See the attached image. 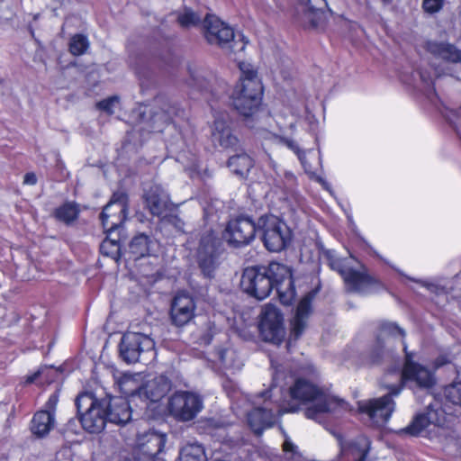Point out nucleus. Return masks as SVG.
I'll return each instance as SVG.
<instances>
[{"mask_svg":"<svg viewBox=\"0 0 461 461\" xmlns=\"http://www.w3.org/2000/svg\"><path fill=\"white\" fill-rule=\"evenodd\" d=\"M403 349L405 362L402 370L388 371L382 379V385L389 390L388 393L358 403L359 411L366 413L375 424L380 425L389 420L395 409L393 397L400 394L405 382H413L417 386L424 389L431 388L436 383L434 373L427 366L415 362L413 354L407 351V346L404 343Z\"/></svg>","mask_w":461,"mask_h":461,"instance_id":"nucleus-1","label":"nucleus"},{"mask_svg":"<svg viewBox=\"0 0 461 461\" xmlns=\"http://www.w3.org/2000/svg\"><path fill=\"white\" fill-rule=\"evenodd\" d=\"M292 401L305 405L307 419L321 421L326 413L340 414L348 411V404L305 379H297L289 390Z\"/></svg>","mask_w":461,"mask_h":461,"instance_id":"nucleus-2","label":"nucleus"},{"mask_svg":"<svg viewBox=\"0 0 461 461\" xmlns=\"http://www.w3.org/2000/svg\"><path fill=\"white\" fill-rule=\"evenodd\" d=\"M241 75L231 100L234 108L245 118L253 117L262 102L263 86L254 67L248 62H239Z\"/></svg>","mask_w":461,"mask_h":461,"instance_id":"nucleus-3","label":"nucleus"},{"mask_svg":"<svg viewBox=\"0 0 461 461\" xmlns=\"http://www.w3.org/2000/svg\"><path fill=\"white\" fill-rule=\"evenodd\" d=\"M80 422L90 433L101 432L107 420L105 400L99 401L91 393H82L76 399Z\"/></svg>","mask_w":461,"mask_h":461,"instance_id":"nucleus-4","label":"nucleus"},{"mask_svg":"<svg viewBox=\"0 0 461 461\" xmlns=\"http://www.w3.org/2000/svg\"><path fill=\"white\" fill-rule=\"evenodd\" d=\"M261 397L264 398V405L254 408L248 413V424L258 435H260L264 429L272 427L276 423L277 416L285 412H294L298 410L295 405L285 408L279 404H273L272 402L267 400L269 392L263 393Z\"/></svg>","mask_w":461,"mask_h":461,"instance_id":"nucleus-5","label":"nucleus"},{"mask_svg":"<svg viewBox=\"0 0 461 461\" xmlns=\"http://www.w3.org/2000/svg\"><path fill=\"white\" fill-rule=\"evenodd\" d=\"M154 347L155 343L149 336L128 332L122 339L120 353L122 359L129 364L144 362L154 357Z\"/></svg>","mask_w":461,"mask_h":461,"instance_id":"nucleus-6","label":"nucleus"},{"mask_svg":"<svg viewBox=\"0 0 461 461\" xmlns=\"http://www.w3.org/2000/svg\"><path fill=\"white\" fill-rule=\"evenodd\" d=\"M167 409L176 420L190 421L203 409V399L194 392L177 391L169 397Z\"/></svg>","mask_w":461,"mask_h":461,"instance_id":"nucleus-7","label":"nucleus"},{"mask_svg":"<svg viewBox=\"0 0 461 461\" xmlns=\"http://www.w3.org/2000/svg\"><path fill=\"white\" fill-rule=\"evenodd\" d=\"M258 229L262 231L265 247L269 251H281L291 239V231L287 225L275 215L260 217Z\"/></svg>","mask_w":461,"mask_h":461,"instance_id":"nucleus-8","label":"nucleus"},{"mask_svg":"<svg viewBox=\"0 0 461 461\" xmlns=\"http://www.w3.org/2000/svg\"><path fill=\"white\" fill-rule=\"evenodd\" d=\"M222 250L221 240L214 230L207 229L200 236L197 259L204 276L210 277L217 267L218 257Z\"/></svg>","mask_w":461,"mask_h":461,"instance_id":"nucleus-9","label":"nucleus"},{"mask_svg":"<svg viewBox=\"0 0 461 461\" xmlns=\"http://www.w3.org/2000/svg\"><path fill=\"white\" fill-rule=\"evenodd\" d=\"M432 402L429 403L425 413L417 414L411 423L407 426L404 430L413 436L419 435L429 424L442 427L449 421L452 417L450 408L442 409V402L439 399L430 395Z\"/></svg>","mask_w":461,"mask_h":461,"instance_id":"nucleus-10","label":"nucleus"},{"mask_svg":"<svg viewBox=\"0 0 461 461\" xmlns=\"http://www.w3.org/2000/svg\"><path fill=\"white\" fill-rule=\"evenodd\" d=\"M240 286L249 295L262 301L273 290V284L265 267H248L243 271Z\"/></svg>","mask_w":461,"mask_h":461,"instance_id":"nucleus-11","label":"nucleus"},{"mask_svg":"<svg viewBox=\"0 0 461 461\" xmlns=\"http://www.w3.org/2000/svg\"><path fill=\"white\" fill-rule=\"evenodd\" d=\"M327 255L330 267L341 275L348 291L359 294H366L367 292L374 283L371 276L366 272L345 267L344 260L338 258L333 251H329Z\"/></svg>","mask_w":461,"mask_h":461,"instance_id":"nucleus-12","label":"nucleus"},{"mask_svg":"<svg viewBox=\"0 0 461 461\" xmlns=\"http://www.w3.org/2000/svg\"><path fill=\"white\" fill-rule=\"evenodd\" d=\"M266 271L273 284V288L276 289L280 302L285 305L291 304L294 300L295 291L290 268L283 264L272 262Z\"/></svg>","mask_w":461,"mask_h":461,"instance_id":"nucleus-13","label":"nucleus"},{"mask_svg":"<svg viewBox=\"0 0 461 461\" xmlns=\"http://www.w3.org/2000/svg\"><path fill=\"white\" fill-rule=\"evenodd\" d=\"M128 198L123 192H115L101 213L103 227L112 233L126 220L128 213Z\"/></svg>","mask_w":461,"mask_h":461,"instance_id":"nucleus-14","label":"nucleus"},{"mask_svg":"<svg viewBox=\"0 0 461 461\" xmlns=\"http://www.w3.org/2000/svg\"><path fill=\"white\" fill-rule=\"evenodd\" d=\"M330 12L326 0H299L297 6L298 20L307 28L322 26Z\"/></svg>","mask_w":461,"mask_h":461,"instance_id":"nucleus-15","label":"nucleus"},{"mask_svg":"<svg viewBox=\"0 0 461 461\" xmlns=\"http://www.w3.org/2000/svg\"><path fill=\"white\" fill-rule=\"evenodd\" d=\"M283 322L281 312L273 305H266L259 326L263 339L273 344H280L285 335Z\"/></svg>","mask_w":461,"mask_h":461,"instance_id":"nucleus-16","label":"nucleus"},{"mask_svg":"<svg viewBox=\"0 0 461 461\" xmlns=\"http://www.w3.org/2000/svg\"><path fill=\"white\" fill-rule=\"evenodd\" d=\"M257 228L249 218L239 217L228 222L223 238L231 246H244L254 240Z\"/></svg>","mask_w":461,"mask_h":461,"instance_id":"nucleus-17","label":"nucleus"},{"mask_svg":"<svg viewBox=\"0 0 461 461\" xmlns=\"http://www.w3.org/2000/svg\"><path fill=\"white\" fill-rule=\"evenodd\" d=\"M203 33L208 43L221 49L234 39V31L215 15L206 14L203 20Z\"/></svg>","mask_w":461,"mask_h":461,"instance_id":"nucleus-18","label":"nucleus"},{"mask_svg":"<svg viewBox=\"0 0 461 461\" xmlns=\"http://www.w3.org/2000/svg\"><path fill=\"white\" fill-rule=\"evenodd\" d=\"M166 434L150 430L138 435L135 447V457L138 461H155V457L163 450Z\"/></svg>","mask_w":461,"mask_h":461,"instance_id":"nucleus-19","label":"nucleus"},{"mask_svg":"<svg viewBox=\"0 0 461 461\" xmlns=\"http://www.w3.org/2000/svg\"><path fill=\"white\" fill-rule=\"evenodd\" d=\"M171 381L165 375L143 381L140 409H148L150 404L158 402L171 390Z\"/></svg>","mask_w":461,"mask_h":461,"instance_id":"nucleus-20","label":"nucleus"},{"mask_svg":"<svg viewBox=\"0 0 461 461\" xmlns=\"http://www.w3.org/2000/svg\"><path fill=\"white\" fill-rule=\"evenodd\" d=\"M195 303L192 296L185 293L177 294L171 305V319L175 325L184 326L194 316Z\"/></svg>","mask_w":461,"mask_h":461,"instance_id":"nucleus-21","label":"nucleus"},{"mask_svg":"<svg viewBox=\"0 0 461 461\" xmlns=\"http://www.w3.org/2000/svg\"><path fill=\"white\" fill-rule=\"evenodd\" d=\"M145 204L154 216H163L171 208L169 195L160 185H154L144 194Z\"/></svg>","mask_w":461,"mask_h":461,"instance_id":"nucleus-22","label":"nucleus"},{"mask_svg":"<svg viewBox=\"0 0 461 461\" xmlns=\"http://www.w3.org/2000/svg\"><path fill=\"white\" fill-rule=\"evenodd\" d=\"M212 137V141L223 149L242 150L239 139L231 133L229 122L225 117L215 119Z\"/></svg>","mask_w":461,"mask_h":461,"instance_id":"nucleus-23","label":"nucleus"},{"mask_svg":"<svg viewBox=\"0 0 461 461\" xmlns=\"http://www.w3.org/2000/svg\"><path fill=\"white\" fill-rule=\"evenodd\" d=\"M338 442L341 453L352 458L354 461H365L370 449V440L365 436H358L355 439L346 441L341 436H338Z\"/></svg>","mask_w":461,"mask_h":461,"instance_id":"nucleus-24","label":"nucleus"},{"mask_svg":"<svg viewBox=\"0 0 461 461\" xmlns=\"http://www.w3.org/2000/svg\"><path fill=\"white\" fill-rule=\"evenodd\" d=\"M131 402L125 398L114 397L105 400L107 420L114 424H125L131 418Z\"/></svg>","mask_w":461,"mask_h":461,"instance_id":"nucleus-25","label":"nucleus"},{"mask_svg":"<svg viewBox=\"0 0 461 461\" xmlns=\"http://www.w3.org/2000/svg\"><path fill=\"white\" fill-rule=\"evenodd\" d=\"M143 376L140 374H123L117 381L121 392L127 397L130 402L137 403L140 401Z\"/></svg>","mask_w":461,"mask_h":461,"instance_id":"nucleus-26","label":"nucleus"},{"mask_svg":"<svg viewBox=\"0 0 461 461\" xmlns=\"http://www.w3.org/2000/svg\"><path fill=\"white\" fill-rule=\"evenodd\" d=\"M315 294L308 293L299 303L295 315L292 321V334L294 339H298L303 332L307 319L311 313V304Z\"/></svg>","mask_w":461,"mask_h":461,"instance_id":"nucleus-27","label":"nucleus"},{"mask_svg":"<svg viewBox=\"0 0 461 461\" xmlns=\"http://www.w3.org/2000/svg\"><path fill=\"white\" fill-rule=\"evenodd\" d=\"M426 50L436 58L457 63L461 61V50L447 42L428 41Z\"/></svg>","mask_w":461,"mask_h":461,"instance_id":"nucleus-28","label":"nucleus"},{"mask_svg":"<svg viewBox=\"0 0 461 461\" xmlns=\"http://www.w3.org/2000/svg\"><path fill=\"white\" fill-rule=\"evenodd\" d=\"M399 335L401 337H404L405 332L403 330H402L400 327L396 326L393 323H385L382 326L381 329V334L375 342V345L371 349L369 356H368V363L375 364L377 363L383 355V345L381 341L382 337L386 336H395Z\"/></svg>","mask_w":461,"mask_h":461,"instance_id":"nucleus-29","label":"nucleus"},{"mask_svg":"<svg viewBox=\"0 0 461 461\" xmlns=\"http://www.w3.org/2000/svg\"><path fill=\"white\" fill-rule=\"evenodd\" d=\"M258 134L259 138H261L264 140H269L275 144L286 146L289 149L294 151L298 156V158H299L301 163L303 164V167L305 168V170L310 171V168L308 167V165L306 163L303 153L301 152L296 142H294L292 140L281 137V136L275 134V133H273L269 131H267L265 129H258Z\"/></svg>","mask_w":461,"mask_h":461,"instance_id":"nucleus-30","label":"nucleus"},{"mask_svg":"<svg viewBox=\"0 0 461 461\" xmlns=\"http://www.w3.org/2000/svg\"><path fill=\"white\" fill-rule=\"evenodd\" d=\"M55 425V416L50 411H38L32 420V431L38 437L47 435Z\"/></svg>","mask_w":461,"mask_h":461,"instance_id":"nucleus-31","label":"nucleus"},{"mask_svg":"<svg viewBox=\"0 0 461 461\" xmlns=\"http://www.w3.org/2000/svg\"><path fill=\"white\" fill-rule=\"evenodd\" d=\"M252 167V158L244 152L234 155L228 160V167L241 177L247 176Z\"/></svg>","mask_w":461,"mask_h":461,"instance_id":"nucleus-32","label":"nucleus"},{"mask_svg":"<svg viewBox=\"0 0 461 461\" xmlns=\"http://www.w3.org/2000/svg\"><path fill=\"white\" fill-rule=\"evenodd\" d=\"M130 253L135 260L149 255V238L144 234L134 237L130 243Z\"/></svg>","mask_w":461,"mask_h":461,"instance_id":"nucleus-33","label":"nucleus"},{"mask_svg":"<svg viewBox=\"0 0 461 461\" xmlns=\"http://www.w3.org/2000/svg\"><path fill=\"white\" fill-rule=\"evenodd\" d=\"M444 396L447 402L443 409L449 407L453 416L454 411L452 410V406L461 407V382L452 383L446 386L444 388Z\"/></svg>","mask_w":461,"mask_h":461,"instance_id":"nucleus-34","label":"nucleus"},{"mask_svg":"<svg viewBox=\"0 0 461 461\" xmlns=\"http://www.w3.org/2000/svg\"><path fill=\"white\" fill-rule=\"evenodd\" d=\"M180 461H206L203 447L196 443L187 444L179 454Z\"/></svg>","mask_w":461,"mask_h":461,"instance_id":"nucleus-35","label":"nucleus"},{"mask_svg":"<svg viewBox=\"0 0 461 461\" xmlns=\"http://www.w3.org/2000/svg\"><path fill=\"white\" fill-rule=\"evenodd\" d=\"M176 20L182 28H190L200 24L202 16L193 9L185 7L176 15Z\"/></svg>","mask_w":461,"mask_h":461,"instance_id":"nucleus-36","label":"nucleus"},{"mask_svg":"<svg viewBox=\"0 0 461 461\" xmlns=\"http://www.w3.org/2000/svg\"><path fill=\"white\" fill-rule=\"evenodd\" d=\"M79 210L73 203H66L59 207L55 212V216L58 220L69 223L77 218Z\"/></svg>","mask_w":461,"mask_h":461,"instance_id":"nucleus-37","label":"nucleus"},{"mask_svg":"<svg viewBox=\"0 0 461 461\" xmlns=\"http://www.w3.org/2000/svg\"><path fill=\"white\" fill-rule=\"evenodd\" d=\"M218 357L222 365L227 368H240L241 362L232 348H221L218 351Z\"/></svg>","mask_w":461,"mask_h":461,"instance_id":"nucleus-38","label":"nucleus"},{"mask_svg":"<svg viewBox=\"0 0 461 461\" xmlns=\"http://www.w3.org/2000/svg\"><path fill=\"white\" fill-rule=\"evenodd\" d=\"M89 46L87 38L81 34H77L72 37L69 43V50L73 55L78 56L86 52Z\"/></svg>","mask_w":461,"mask_h":461,"instance_id":"nucleus-39","label":"nucleus"},{"mask_svg":"<svg viewBox=\"0 0 461 461\" xmlns=\"http://www.w3.org/2000/svg\"><path fill=\"white\" fill-rule=\"evenodd\" d=\"M247 41L244 35L234 32V39L230 40V43L225 47V50L233 53H239L245 50Z\"/></svg>","mask_w":461,"mask_h":461,"instance_id":"nucleus-40","label":"nucleus"},{"mask_svg":"<svg viewBox=\"0 0 461 461\" xmlns=\"http://www.w3.org/2000/svg\"><path fill=\"white\" fill-rule=\"evenodd\" d=\"M119 244L116 240L106 239L104 240L100 247L103 254L107 256H115L119 251Z\"/></svg>","mask_w":461,"mask_h":461,"instance_id":"nucleus-41","label":"nucleus"},{"mask_svg":"<svg viewBox=\"0 0 461 461\" xmlns=\"http://www.w3.org/2000/svg\"><path fill=\"white\" fill-rule=\"evenodd\" d=\"M444 5V0H423L422 9L425 13L433 14L438 13Z\"/></svg>","mask_w":461,"mask_h":461,"instance_id":"nucleus-42","label":"nucleus"},{"mask_svg":"<svg viewBox=\"0 0 461 461\" xmlns=\"http://www.w3.org/2000/svg\"><path fill=\"white\" fill-rule=\"evenodd\" d=\"M152 121L154 122V130L156 131H163L164 128L162 127V124H169L171 122V117L168 114H166V113H156L153 117Z\"/></svg>","mask_w":461,"mask_h":461,"instance_id":"nucleus-43","label":"nucleus"},{"mask_svg":"<svg viewBox=\"0 0 461 461\" xmlns=\"http://www.w3.org/2000/svg\"><path fill=\"white\" fill-rule=\"evenodd\" d=\"M118 104V98L116 96L110 97L97 103L96 106L99 110L104 111L108 114L114 113V106Z\"/></svg>","mask_w":461,"mask_h":461,"instance_id":"nucleus-44","label":"nucleus"},{"mask_svg":"<svg viewBox=\"0 0 461 461\" xmlns=\"http://www.w3.org/2000/svg\"><path fill=\"white\" fill-rule=\"evenodd\" d=\"M231 422L230 420H227L224 418H210L206 420V428L208 429H221L225 428L226 426L230 425Z\"/></svg>","mask_w":461,"mask_h":461,"instance_id":"nucleus-45","label":"nucleus"},{"mask_svg":"<svg viewBox=\"0 0 461 461\" xmlns=\"http://www.w3.org/2000/svg\"><path fill=\"white\" fill-rule=\"evenodd\" d=\"M296 447L289 440H285L283 444L284 451L290 453L294 461H303V457L295 451Z\"/></svg>","mask_w":461,"mask_h":461,"instance_id":"nucleus-46","label":"nucleus"},{"mask_svg":"<svg viewBox=\"0 0 461 461\" xmlns=\"http://www.w3.org/2000/svg\"><path fill=\"white\" fill-rule=\"evenodd\" d=\"M49 371L47 367H41L38 371L34 372L31 375H27L25 378V384H32L34 383L41 375H42L45 372Z\"/></svg>","mask_w":461,"mask_h":461,"instance_id":"nucleus-47","label":"nucleus"},{"mask_svg":"<svg viewBox=\"0 0 461 461\" xmlns=\"http://www.w3.org/2000/svg\"><path fill=\"white\" fill-rule=\"evenodd\" d=\"M58 402H59L58 396L56 394H51L50 396L48 402H46L47 410H44L43 411H50L51 413L54 414Z\"/></svg>","mask_w":461,"mask_h":461,"instance_id":"nucleus-48","label":"nucleus"},{"mask_svg":"<svg viewBox=\"0 0 461 461\" xmlns=\"http://www.w3.org/2000/svg\"><path fill=\"white\" fill-rule=\"evenodd\" d=\"M23 183L25 185H33L37 183V177H36V175L34 173H27L25 176H24V178H23Z\"/></svg>","mask_w":461,"mask_h":461,"instance_id":"nucleus-49","label":"nucleus"},{"mask_svg":"<svg viewBox=\"0 0 461 461\" xmlns=\"http://www.w3.org/2000/svg\"><path fill=\"white\" fill-rule=\"evenodd\" d=\"M419 283L430 292H436L438 290V286L435 285L434 284L428 283L426 281H419Z\"/></svg>","mask_w":461,"mask_h":461,"instance_id":"nucleus-50","label":"nucleus"},{"mask_svg":"<svg viewBox=\"0 0 461 461\" xmlns=\"http://www.w3.org/2000/svg\"><path fill=\"white\" fill-rule=\"evenodd\" d=\"M447 363V359L445 357H440L435 362V368H438Z\"/></svg>","mask_w":461,"mask_h":461,"instance_id":"nucleus-51","label":"nucleus"},{"mask_svg":"<svg viewBox=\"0 0 461 461\" xmlns=\"http://www.w3.org/2000/svg\"><path fill=\"white\" fill-rule=\"evenodd\" d=\"M200 80V76H197V77H194V84L197 85V86L203 88V85L202 84V82L199 81Z\"/></svg>","mask_w":461,"mask_h":461,"instance_id":"nucleus-52","label":"nucleus"},{"mask_svg":"<svg viewBox=\"0 0 461 461\" xmlns=\"http://www.w3.org/2000/svg\"><path fill=\"white\" fill-rule=\"evenodd\" d=\"M285 178H287L288 181H294V176L292 173L285 172Z\"/></svg>","mask_w":461,"mask_h":461,"instance_id":"nucleus-53","label":"nucleus"}]
</instances>
